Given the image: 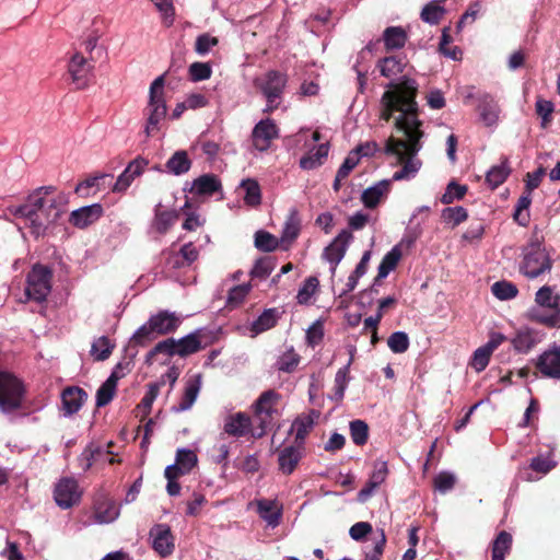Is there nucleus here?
Segmentation results:
<instances>
[{
    "label": "nucleus",
    "instance_id": "1",
    "mask_svg": "<svg viewBox=\"0 0 560 560\" xmlns=\"http://www.w3.org/2000/svg\"><path fill=\"white\" fill-rule=\"evenodd\" d=\"M380 101V119L389 121L394 113V127L406 136V140L390 136L386 140L385 153L397 156L401 168L394 173L393 180L409 179L420 168V161L415 156L421 149L420 140L424 136L421 130L420 108L417 102L419 84L415 79L404 77L399 82H390Z\"/></svg>",
    "mask_w": 560,
    "mask_h": 560
},
{
    "label": "nucleus",
    "instance_id": "2",
    "mask_svg": "<svg viewBox=\"0 0 560 560\" xmlns=\"http://www.w3.org/2000/svg\"><path fill=\"white\" fill-rule=\"evenodd\" d=\"M54 186H42L32 191L24 203L11 206L9 211L18 219H23L36 237L43 235L63 212L61 199L54 196Z\"/></svg>",
    "mask_w": 560,
    "mask_h": 560
},
{
    "label": "nucleus",
    "instance_id": "3",
    "mask_svg": "<svg viewBox=\"0 0 560 560\" xmlns=\"http://www.w3.org/2000/svg\"><path fill=\"white\" fill-rule=\"evenodd\" d=\"M280 399L281 395L275 389H268L260 394L254 404V419L257 425L252 431L253 438L260 439L273 428L275 420L279 417L277 405Z\"/></svg>",
    "mask_w": 560,
    "mask_h": 560
},
{
    "label": "nucleus",
    "instance_id": "4",
    "mask_svg": "<svg viewBox=\"0 0 560 560\" xmlns=\"http://www.w3.org/2000/svg\"><path fill=\"white\" fill-rule=\"evenodd\" d=\"M287 83L288 75L278 70H269L254 80V86L267 101L264 113H272L279 107Z\"/></svg>",
    "mask_w": 560,
    "mask_h": 560
},
{
    "label": "nucleus",
    "instance_id": "5",
    "mask_svg": "<svg viewBox=\"0 0 560 560\" xmlns=\"http://www.w3.org/2000/svg\"><path fill=\"white\" fill-rule=\"evenodd\" d=\"M26 388L14 374L0 370V410L12 413L22 408Z\"/></svg>",
    "mask_w": 560,
    "mask_h": 560
},
{
    "label": "nucleus",
    "instance_id": "6",
    "mask_svg": "<svg viewBox=\"0 0 560 560\" xmlns=\"http://www.w3.org/2000/svg\"><path fill=\"white\" fill-rule=\"evenodd\" d=\"M52 269L42 264H35L26 275L25 296L28 301L43 303L51 292Z\"/></svg>",
    "mask_w": 560,
    "mask_h": 560
},
{
    "label": "nucleus",
    "instance_id": "7",
    "mask_svg": "<svg viewBox=\"0 0 560 560\" xmlns=\"http://www.w3.org/2000/svg\"><path fill=\"white\" fill-rule=\"evenodd\" d=\"M164 75L158 77L150 86L149 104L145 108L148 115L145 133L148 137L159 130V124L165 118L167 107L164 98Z\"/></svg>",
    "mask_w": 560,
    "mask_h": 560
},
{
    "label": "nucleus",
    "instance_id": "8",
    "mask_svg": "<svg viewBox=\"0 0 560 560\" xmlns=\"http://www.w3.org/2000/svg\"><path fill=\"white\" fill-rule=\"evenodd\" d=\"M551 267L552 260L540 243H532L525 248L520 270L527 278H537Z\"/></svg>",
    "mask_w": 560,
    "mask_h": 560
},
{
    "label": "nucleus",
    "instance_id": "9",
    "mask_svg": "<svg viewBox=\"0 0 560 560\" xmlns=\"http://www.w3.org/2000/svg\"><path fill=\"white\" fill-rule=\"evenodd\" d=\"M54 499L61 509H69L78 504L81 499L79 485L74 478H61L55 486Z\"/></svg>",
    "mask_w": 560,
    "mask_h": 560
},
{
    "label": "nucleus",
    "instance_id": "10",
    "mask_svg": "<svg viewBox=\"0 0 560 560\" xmlns=\"http://www.w3.org/2000/svg\"><path fill=\"white\" fill-rule=\"evenodd\" d=\"M152 538V548L161 557L171 556L175 549V537L167 524H156L149 533Z\"/></svg>",
    "mask_w": 560,
    "mask_h": 560
},
{
    "label": "nucleus",
    "instance_id": "11",
    "mask_svg": "<svg viewBox=\"0 0 560 560\" xmlns=\"http://www.w3.org/2000/svg\"><path fill=\"white\" fill-rule=\"evenodd\" d=\"M353 235L348 230H342L334 241L324 249L323 257L331 265V273L336 272L338 264L345 257L349 243Z\"/></svg>",
    "mask_w": 560,
    "mask_h": 560
},
{
    "label": "nucleus",
    "instance_id": "12",
    "mask_svg": "<svg viewBox=\"0 0 560 560\" xmlns=\"http://www.w3.org/2000/svg\"><path fill=\"white\" fill-rule=\"evenodd\" d=\"M278 137V126L270 118L261 119L252 131L253 145L259 151L268 150L271 141Z\"/></svg>",
    "mask_w": 560,
    "mask_h": 560
},
{
    "label": "nucleus",
    "instance_id": "13",
    "mask_svg": "<svg viewBox=\"0 0 560 560\" xmlns=\"http://www.w3.org/2000/svg\"><path fill=\"white\" fill-rule=\"evenodd\" d=\"M149 161L142 156H138L132 160L125 171L118 176L116 183L113 186L114 192L126 191L136 177L140 176L144 168L148 166Z\"/></svg>",
    "mask_w": 560,
    "mask_h": 560
},
{
    "label": "nucleus",
    "instance_id": "14",
    "mask_svg": "<svg viewBox=\"0 0 560 560\" xmlns=\"http://www.w3.org/2000/svg\"><path fill=\"white\" fill-rule=\"evenodd\" d=\"M149 323L158 336H165L177 330L182 324V318L176 313L160 311L149 318Z\"/></svg>",
    "mask_w": 560,
    "mask_h": 560
},
{
    "label": "nucleus",
    "instance_id": "15",
    "mask_svg": "<svg viewBox=\"0 0 560 560\" xmlns=\"http://www.w3.org/2000/svg\"><path fill=\"white\" fill-rule=\"evenodd\" d=\"M205 336L203 329H197L178 340L175 339L177 355L186 358L205 349L208 346L203 342Z\"/></svg>",
    "mask_w": 560,
    "mask_h": 560
},
{
    "label": "nucleus",
    "instance_id": "16",
    "mask_svg": "<svg viewBox=\"0 0 560 560\" xmlns=\"http://www.w3.org/2000/svg\"><path fill=\"white\" fill-rule=\"evenodd\" d=\"M88 399V393L79 386H68L61 392V404L65 416H73Z\"/></svg>",
    "mask_w": 560,
    "mask_h": 560
},
{
    "label": "nucleus",
    "instance_id": "17",
    "mask_svg": "<svg viewBox=\"0 0 560 560\" xmlns=\"http://www.w3.org/2000/svg\"><path fill=\"white\" fill-rule=\"evenodd\" d=\"M319 415V411L311 409L307 413H302L295 418L292 423V430L295 431L294 442L296 445L304 447L305 439L313 430Z\"/></svg>",
    "mask_w": 560,
    "mask_h": 560
},
{
    "label": "nucleus",
    "instance_id": "18",
    "mask_svg": "<svg viewBox=\"0 0 560 560\" xmlns=\"http://www.w3.org/2000/svg\"><path fill=\"white\" fill-rule=\"evenodd\" d=\"M536 368L544 376L560 378V348L542 352L538 357Z\"/></svg>",
    "mask_w": 560,
    "mask_h": 560
},
{
    "label": "nucleus",
    "instance_id": "19",
    "mask_svg": "<svg viewBox=\"0 0 560 560\" xmlns=\"http://www.w3.org/2000/svg\"><path fill=\"white\" fill-rule=\"evenodd\" d=\"M103 215V207L100 203L82 207L71 212L69 222L79 229H84L96 222Z\"/></svg>",
    "mask_w": 560,
    "mask_h": 560
},
{
    "label": "nucleus",
    "instance_id": "20",
    "mask_svg": "<svg viewBox=\"0 0 560 560\" xmlns=\"http://www.w3.org/2000/svg\"><path fill=\"white\" fill-rule=\"evenodd\" d=\"M201 374H196L187 380L179 402L172 407L173 411L183 412L192 407L201 388Z\"/></svg>",
    "mask_w": 560,
    "mask_h": 560
},
{
    "label": "nucleus",
    "instance_id": "21",
    "mask_svg": "<svg viewBox=\"0 0 560 560\" xmlns=\"http://www.w3.org/2000/svg\"><path fill=\"white\" fill-rule=\"evenodd\" d=\"M93 66L81 54H75L71 58L68 70L72 81L78 84V89H83L88 84V74Z\"/></svg>",
    "mask_w": 560,
    "mask_h": 560
},
{
    "label": "nucleus",
    "instance_id": "22",
    "mask_svg": "<svg viewBox=\"0 0 560 560\" xmlns=\"http://www.w3.org/2000/svg\"><path fill=\"white\" fill-rule=\"evenodd\" d=\"M302 446L289 445L283 447L278 454L279 470L289 476L291 475L302 458Z\"/></svg>",
    "mask_w": 560,
    "mask_h": 560
},
{
    "label": "nucleus",
    "instance_id": "23",
    "mask_svg": "<svg viewBox=\"0 0 560 560\" xmlns=\"http://www.w3.org/2000/svg\"><path fill=\"white\" fill-rule=\"evenodd\" d=\"M253 430L250 418L243 412L229 417L224 424V432L236 438L245 436L247 433H252Z\"/></svg>",
    "mask_w": 560,
    "mask_h": 560
},
{
    "label": "nucleus",
    "instance_id": "24",
    "mask_svg": "<svg viewBox=\"0 0 560 560\" xmlns=\"http://www.w3.org/2000/svg\"><path fill=\"white\" fill-rule=\"evenodd\" d=\"M222 185L220 179L214 174H203L192 182L189 191L199 196H212L214 192L221 190Z\"/></svg>",
    "mask_w": 560,
    "mask_h": 560
},
{
    "label": "nucleus",
    "instance_id": "25",
    "mask_svg": "<svg viewBox=\"0 0 560 560\" xmlns=\"http://www.w3.org/2000/svg\"><path fill=\"white\" fill-rule=\"evenodd\" d=\"M390 189V180L384 179L372 187L366 188L361 196L363 205L369 208H375L381 199L388 194Z\"/></svg>",
    "mask_w": 560,
    "mask_h": 560
},
{
    "label": "nucleus",
    "instance_id": "26",
    "mask_svg": "<svg viewBox=\"0 0 560 560\" xmlns=\"http://www.w3.org/2000/svg\"><path fill=\"white\" fill-rule=\"evenodd\" d=\"M119 514L115 503L108 499H98L94 503V518L96 523L106 524L115 521Z\"/></svg>",
    "mask_w": 560,
    "mask_h": 560
},
{
    "label": "nucleus",
    "instance_id": "27",
    "mask_svg": "<svg viewBox=\"0 0 560 560\" xmlns=\"http://www.w3.org/2000/svg\"><path fill=\"white\" fill-rule=\"evenodd\" d=\"M513 537L506 530H501L491 544V560H505L512 549Z\"/></svg>",
    "mask_w": 560,
    "mask_h": 560
},
{
    "label": "nucleus",
    "instance_id": "28",
    "mask_svg": "<svg viewBox=\"0 0 560 560\" xmlns=\"http://www.w3.org/2000/svg\"><path fill=\"white\" fill-rule=\"evenodd\" d=\"M165 167L168 173L178 176L190 170L191 160L185 150H178L167 160Z\"/></svg>",
    "mask_w": 560,
    "mask_h": 560
},
{
    "label": "nucleus",
    "instance_id": "29",
    "mask_svg": "<svg viewBox=\"0 0 560 560\" xmlns=\"http://www.w3.org/2000/svg\"><path fill=\"white\" fill-rule=\"evenodd\" d=\"M383 40L387 50L400 49L407 42V33L400 26H388L383 33Z\"/></svg>",
    "mask_w": 560,
    "mask_h": 560
},
{
    "label": "nucleus",
    "instance_id": "30",
    "mask_svg": "<svg viewBox=\"0 0 560 560\" xmlns=\"http://www.w3.org/2000/svg\"><path fill=\"white\" fill-rule=\"evenodd\" d=\"M238 189L244 191V201L247 206L257 207L261 203V189L259 183L254 178L243 179Z\"/></svg>",
    "mask_w": 560,
    "mask_h": 560
},
{
    "label": "nucleus",
    "instance_id": "31",
    "mask_svg": "<svg viewBox=\"0 0 560 560\" xmlns=\"http://www.w3.org/2000/svg\"><path fill=\"white\" fill-rule=\"evenodd\" d=\"M117 388V375H109L96 392V406L105 407L114 398Z\"/></svg>",
    "mask_w": 560,
    "mask_h": 560
},
{
    "label": "nucleus",
    "instance_id": "32",
    "mask_svg": "<svg viewBox=\"0 0 560 560\" xmlns=\"http://www.w3.org/2000/svg\"><path fill=\"white\" fill-rule=\"evenodd\" d=\"M401 249L399 248L398 245L394 246L382 259L380 266H378V271H377V277L376 279H383V278H386L390 271H393L400 258H401Z\"/></svg>",
    "mask_w": 560,
    "mask_h": 560
},
{
    "label": "nucleus",
    "instance_id": "33",
    "mask_svg": "<svg viewBox=\"0 0 560 560\" xmlns=\"http://www.w3.org/2000/svg\"><path fill=\"white\" fill-rule=\"evenodd\" d=\"M352 363V359L349 360L348 364L341 369H339L335 376V386H334V395L331 399H334L337 404H340L343 400L345 392L348 386L349 377V369Z\"/></svg>",
    "mask_w": 560,
    "mask_h": 560
},
{
    "label": "nucleus",
    "instance_id": "34",
    "mask_svg": "<svg viewBox=\"0 0 560 560\" xmlns=\"http://www.w3.org/2000/svg\"><path fill=\"white\" fill-rule=\"evenodd\" d=\"M163 353L168 357L177 355L174 338H167L159 341L145 355V363L151 365L156 360V355Z\"/></svg>",
    "mask_w": 560,
    "mask_h": 560
},
{
    "label": "nucleus",
    "instance_id": "35",
    "mask_svg": "<svg viewBox=\"0 0 560 560\" xmlns=\"http://www.w3.org/2000/svg\"><path fill=\"white\" fill-rule=\"evenodd\" d=\"M479 112L480 118L486 126L490 127L497 124L499 118V106L491 97H486L481 102L479 105Z\"/></svg>",
    "mask_w": 560,
    "mask_h": 560
},
{
    "label": "nucleus",
    "instance_id": "36",
    "mask_svg": "<svg viewBox=\"0 0 560 560\" xmlns=\"http://www.w3.org/2000/svg\"><path fill=\"white\" fill-rule=\"evenodd\" d=\"M530 203L532 198L529 194L522 195L516 202L513 219L521 226H527L529 224L530 215L528 209Z\"/></svg>",
    "mask_w": 560,
    "mask_h": 560
},
{
    "label": "nucleus",
    "instance_id": "37",
    "mask_svg": "<svg viewBox=\"0 0 560 560\" xmlns=\"http://www.w3.org/2000/svg\"><path fill=\"white\" fill-rule=\"evenodd\" d=\"M350 436L352 442L358 446H363L369 440V425L365 421L357 419L350 421Z\"/></svg>",
    "mask_w": 560,
    "mask_h": 560
},
{
    "label": "nucleus",
    "instance_id": "38",
    "mask_svg": "<svg viewBox=\"0 0 560 560\" xmlns=\"http://www.w3.org/2000/svg\"><path fill=\"white\" fill-rule=\"evenodd\" d=\"M115 345L106 337L102 336L94 340L91 347V354L97 361H104L109 358Z\"/></svg>",
    "mask_w": 560,
    "mask_h": 560
},
{
    "label": "nucleus",
    "instance_id": "39",
    "mask_svg": "<svg viewBox=\"0 0 560 560\" xmlns=\"http://www.w3.org/2000/svg\"><path fill=\"white\" fill-rule=\"evenodd\" d=\"M278 320L277 310L268 308L253 323L252 330L256 334L266 331L276 326Z\"/></svg>",
    "mask_w": 560,
    "mask_h": 560
},
{
    "label": "nucleus",
    "instance_id": "40",
    "mask_svg": "<svg viewBox=\"0 0 560 560\" xmlns=\"http://www.w3.org/2000/svg\"><path fill=\"white\" fill-rule=\"evenodd\" d=\"M445 14L444 7L439 4V1H431L422 9L420 18L423 22L435 25L439 24Z\"/></svg>",
    "mask_w": 560,
    "mask_h": 560
},
{
    "label": "nucleus",
    "instance_id": "41",
    "mask_svg": "<svg viewBox=\"0 0 560 560\" xmlns=\"http://www.w3.org/2000/svg\"><path fill=\"white\" fill-rule=\"evenodd\" d=\"M509 174L510 168L508 167V161L505 160L501 165L491 167L487 173L486 182L492 189H495L505 182Z\"/></svg>",
    "mask_w": 560,
    "mask_h": 560
},
{
    "label": "nucleus",
    "instance_id": "42",
    "mask_svg": "<svg viewBox=\"0 0 560 560\" xmlns=\"http://www.w3.org/2000/svg\"><path fill=\"white\" fill-rule=\"evenodd\" d=\"M159 336L155 330L151 328V324L149 320L139 327L137 331L133 334L130 342L135 346L147 347Z\"/></svg>",
    "mask_w": 560,
    "mask_h": 560
},
{
    "label": "nucleus",
    "instance_id": "43",
    "mask_svg": "<svg viewBox=\"0 0 560 560\" xmlns=\"http://www.w3.org/2000/svg\"><path fill=\"white\" fill-rule=\"evenodd\" d=\"M176 211H162L159 208L155 211L154 225L159 233L165 234L177 220Z\"/></svg>",
    "mask_w": 560,
    "mask_h": 560
},
{
    "label": "nucleus",
    "instance_id": "44",
    "mask_svg": "<svg viewBox=\"0 0 560 560\" xmlns=\"http://www.w3.org/2000/svg\"><path fill=\"white\" fill-rule=\"evenodd\" d=\"M255 246L261 252H273L278 248V238L269 232L257 231L255 234Z\"/></svg>",
    "mask_w": 560,
    "mask_h": 560
},
{
    "label": "nucleus",
    "instance_id": "45",
    "mask_svg": "<svg viewBox=\"0 0 560 560\" xmlns=\"http://www.w3.org/2000/svg\"><path fill=\"white\" fill-rule=\"evenodd\" d=\"M468 188L466 185H459L456 182L452 180L448 183L445 192L441 197V202L443 205H450L454 202V200H462Z\"/></svg>",
    "mask_w": 560,
    "mask_h": 560
},
{
    "label": "nucleus",
    "instance_id": "46",
    "mask_svg": "<svg viewBox=\"0 0 560 560\" xmlns=\"http://www.w3.org/2000/svg\"><path fill=\"white\" fill-rule=\"evenodd\" d=\"M536 343V340L530 330H521L512 340V345L517 352L526 353Z\"/></svg>",
    "mask_w": 560,
    "mask_h": 560
},
{
    "label": "nucleus",
    "instance_id": "47",
    "mask_svg": "<svg viewBox=\"0 0 560 560\" xmlns=\"http://www.w3.org/2000/svg\"><path fill=\"white\" fill-rule=\"evenodd\" d=\"M442 219L447 223H452L453 226H457L468 219V212L460 206L447 207L442 211Z\"/></svg>",
    "mask_w": 560,
    "mask_h": 560
},
{
    "label": "nucleus",
    "instance_id": "48",
    "mask_svg": "<svg viewBox=\"0 0 560 560\" xmlns=\"http://www.w3.org/2000/svg\"><path fill=\"white\" fill-rule=\"evenodd\" d=\"M492 294L499 300H510L517 295L518 290L515 284L509 281H497L491 288Z\"/></svg>",
    "mask_w": 560,
    "mask_h": 560
},
{
    "label": "nucleus",
    "instance_id": "49",
    "mask_svg": "<svg viewBox=\"0 0 560 560\" xmlns=\"http://www.w3.org/2000/svg\"><path fill=\"white\" fill-rule=\"evenodd\" d=\"M536 114L541 118V128H547L552 121V113L555 110L551 101L538 97L535 104Z\"/></svg>",
    "mask_w": 560,
    "mask_h": 560
},
{
    "label": "nucleus",
    "instance_id": "50",
    "mask_svg": "<svg viewBox=\"0 0 560 560\" xmlns=\"http://www.w3.org/2000/svg\"><path fill=\"white\" fill-rule=\"evenodd\" d=\"M492 352L486 347H479L475 350L469 365L478 373L482 372L489 364Z\"/></svg>",
    "mask_w": 560,
    "mask_h": 560
},
{
    "label": "nucleus",
    "instance_id": "51",
    "mask_svg": "<svg viewBox=\"0 0 560 560\" xmlns=\"http://www.w3.org/2000/svg\"><path fill=\"white\" fill-rule=\"evenodd\" d=\"M559 300L560 298L558 295H553L551 288L547 285L540 288L535 296V302L538 305L548 308L559 307Z\"/></svg>",
    "mask_w": 560,
    "mask_h": 560
},
{
    "label": "nucleus",
    "instance_id": "52",
    "mask_svg": "<svg viewBox=\"0 0 560 560\" xmlns=\"http://www.w3.org/2000/svg\"><path fill=\"white\" fill-rule=\"evenodd\" d=\"M552 312L550 314L545 313H533L532 319L538 324H541L549 328H559L560 327V307L550 308Z\"/></svg>",
    "mask_w": 560,
    "mask_h": 560
},
{
    "label": "nucleus",
    "instance_id": "53",
    "mask_svg": "<svg viewBox=\"0 0 560 560\" xmlns=\"http://www.w3.org/2000/svg\"><path fill=\"white\" fill-rule=\"evenodd\" d=\"M381 74L386 78H392L402 71V62L400 59L390 56L385 57L380 63Z\"/></svg>",
    "mask_w": 560,
    "mask_h": 560
},
{
    "label": "nucleus",
    "instance_id": "54",
    "mask_svg": "<svg viewBox=\"0 0 560 560\" xmlns=\"http://www.w3.org/2000/svg\"><path fill=\"white\" fill-rule=\"evenodd\" d=\"M319 281L316 277H308L302 288L299 290L296 299L299 304H307L315 291L317 290Z\"/></svg>",
    "mask_w": 560,
    "mask_h": 560
},
{
    "label": "nucleus",
    "instance_id": "55",
    "mask_svg": "<svg viewBox=\"0 0 560 560\" xmlns=\"http://www.w3.org/2000/svg\"><path fill=\"white\" fill-rule=\"evenodd\" d=\"M387 345L394 353H404L409 348L408 335L404 331L393 332L387 340Z\"/></svg>",
    "mask_w": 560,
    "mask_h": 560
},
{
    "label": "nucleus",
    "instance_id": "56",
    "mask_svg": "<svg viewBox=\"0 0 560 560\" xmlns=\"http://www.w3.org/2000/svg\"><path fill=\"white\" fill-rule=\"evenodd\" d=\"M176 464L183 467V470L188 474L197 464V455L187 448H179L176 452Z\"/></svg>",
    "mask_w": 560,
    "mask_h": 560
},
{
    "label": "nucleus",
    "instance_id": "57",
    "mask_svg": "<svg viewBox=\"0 0 560 560\" xmlns=\"http://www.w3.org/2000/svg\"><path fill=\"white\" fill-rule=\"evenodd\" d=\"M160 393V384L158 383H150L148 384V390L143 398L141 399L140 404L138 405V408L143 409V417H147L151 412V408L153 405V401L158 397Z\"/></svg>",
    "mask_w": 560,
    "mask_h": 560
},
{
    "label": "nucleus",
    "instance_id": "58",
    "mask_svg": "<svg viewBox=\"0 0 560 560\" xmlns=\"http://www.w3.org/2000/svg\"><path fill=\"white\" fill-rule=\"evenodd\" d=\"M300 362V355L293 350L285 352L278 360V370L291 373L295 370Z\"/></svg>",
    "mask_w": 560,
    "mask_h": 560
},
{
    "label": "nucleus",
    "instance_id": "59",
    "mask_svg": "<svg viewBox=\"0 0 560 560\" xmlns=\"http://www.w3.org/2000/svg\"><path fill=\"white\" fill-rule=\"evenodd\" d=\"M211 67L206 62H194L189 66L190 79L195 82L207 80L211 77Z\"/></svg>",
    "mask_w": 560,
    "mask_h": 560
},
{
    "label": "nucleus",
    "instance_id": "60",
    "mask_svg": "<svg viewBox=\"0 0 560 560\" xmlns=\"http://www.w3.org/2000/svg\"><path fill=\"white\" fill-rule=\"evenodd\" d=\"M219 44V39L208 33L199 35L195 43V50L199 55H206L210 49Z\"/></svg>",
    "mask_w": 560,
    "mask_h": 560
},
{
    "label": "nucleus",
    "instance_id": "61",
    "mask_svg": "<svg viewBox=\"0 0 560 560\" xmlns=\"http://www.w3.org/2000/svg\"><path fill=\"white\" fill-rule=\"evenodd\" d=\"M275 268V262L271 258L265 257L256 261L252 275L257 278H267Z\"/></svg>",
    "mask_w": 560,
    "mask_h": 560
},
{
    "label": "nucleus",
    "instance_id": "62",
    "mask_svg": "<svg viewBox=\"0 0 560 560\" xmlns=\"http://www.w3.org/2000/svg\"><path fill=\"white\" fill-rule=\"evenodd\" d=\"M300 233V221L296 218V215L292 214L290 218L285 221L283 233H282V241H294Z\"/></svg>",
    "mask_w": 560,
    "mask_h": 560
},
{
    "label": "nucleus",
    "instance_id": "63",
    "mask_svg": "<svg viewBox=\"0 0 560 560\" xmlns=\"http://www.w3.org/2000/svg\"><path fill=\"white\" fill-rule=\"evenodd\" d=\"M386 545V535L384 529L380 530V539L375 541L374 547L365 551L363 560H381Z\"/></svg>",
    "mask_w": 560,
    "mask_h": 560
},
{
    "label": "nucleus",
    "instance_id": "64",
    "mask_svg": "<svg viewBox=\"0 0 560 560\" xmlns=\"http://www.w3.org/2000/svg\"><path fill=\"white\" fill-rule=\"evenodd\" d=\"M323 338H324V326H323L322 322L316 320L306 330L307 343L312 347H315L322 342Z\"/></svg>",
    "mask_w": 560,
    "mask_h": 560
}]
</instances>
